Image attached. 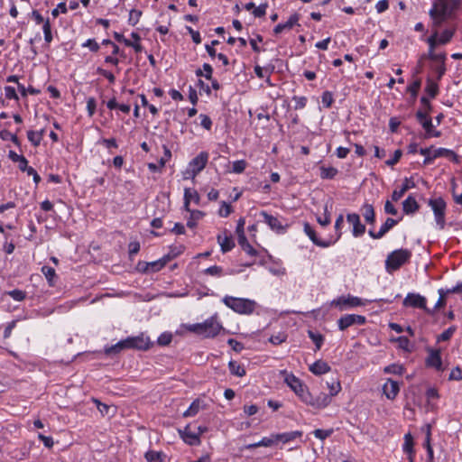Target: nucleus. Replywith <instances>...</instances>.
I'll return each instance as SVG.
<instances>
[{"label": "nucleus", "mask_w": 462, "mask_h": 462, "mask_svg": "<svg viewBox=\"0 0 462 462\" xmlns=\"http://www.w3.org/2000/svg\"><path fill=\"white\" fill-rule=\"evenodd\" d=\"M304 232L305 234L310 237V239L313 242L314 245L320 246V247H328L330 246L334 242L332 241H323L318 238L315 230L312 228V226L309 223L304 224Z\"/></svg>", "instance_id": "obj_14"}, {"label": "nucleus", "mask_w": 462, "mask_h": 462, "mask_svg": "<svg viewBox=\"0 0 462 462\" xmlns=\"http://www.w3.org/2000/svg\"><path fill=\"white\" fill-rule=\"evenodd\" d=\"M232 212V207L230 204H227L226 202L223 201L221 208L219 209V215L223 217H228Z\"/></svg>", "instance_id": "obj_64"}, {"label": "nucleus", "mask_w": 462, "mask_h": 462, "mask_svg": "<svg viewBox=\"0 0 462 462\" xmlns=\"http://www.w3.org/2000/svg\"><path fill=\"white\" fill-rule=\"evenodd\" d=\"M198 430H196V423L188 424L180 434L185 443L190 446H197L200 444V439L198 437Z\"/></svg>", "instance_id": "obj_7"}, {"label": "nucleus", "mask_w": 462, "mask_h": 462, "mask_svg": "<svg viewBox=\"0 0 462 462\" xmlns=\"http://www.w3.org/2000/svg\"><path fill=\"white\" fill-rule=\"evenodd\" d=\"M286 376L284 378L287 385L300 398V394L308 391L307 386L293 374H287L283 372Z\"/></svg>", "instance_id": "obj_10"}, {"label": "nucleus", "mask_w": 462, "mask_h": 462, "mask_svg": "<svg viewBox=\"0 0 462 462\" xmlns=\"http://www.w3.org/2000/svg\"><path fill=\"white\" fill-rule=\"evenodd\" d=\"M300 400L305 402L308 405H310L314 407L315 403V398L312 396V394L309 392H304L302 394H300Z\"/></svg>", "instance_id": "obj_62"}, {"label": "nucleus", "mask_w": 462, "mask_h": 462, "mask_svg": "<svg viewBox=\"0 0 462 462\" xmlns=\"http://www.w3.org/2000/svg\"><path fill=\"white\" fill-rule=\"evenodd\" d=\"M276 439L278 441H282V443H288L293 439H295L298 437H301L302 432L301 431H291V432H284V433H279L275 434Z\"/></svg>", "instance_id": "obj_29"}, {"label": "nucleus", "mask_w": 462, "mask_h": 462, "mask_svg": "<svg viewBox=\"0 0 462 462\" xmlns=\"http://www.w3.org/2000/svg\"><path fill=\"white\" fill-rule=\"evenodd\" d=\"M328 387L329 388V396L337 395L341 390L340 383L335 380L331 383H328Z\"/></svg>", "instance_id": "obj_59"}, {"label": "nucleus", "mask_w": 462, "mask_h": 462, "mask_svg": "<svg viewBox=\"0 0 462 462\" xmlns=\"http://www.w3.org/2000/svg\"><path fill=\"white\" fill-rule=\"evenodd\" d=\"M420 208V205L414 197L409 195L406 199L402 202V210L407 215H411L417 212Z\"/></svg>", "instance_id": "obj_20"}, {"label": "nucleus", "mask_w": 462, "mask_h": 462, "mask_svg": "<svg viewBox=\"0 0 462 462\" xmlns=\"http://www.w3.org/2000/svg\"><path fill=\"white\" fill-rule=\"evenodd\" d=\"M428 58L431 60L439 61V63H445L446 53H435L434 51H429Z\"/></svg>", "instance_id": "obj_61"}, {"label": "nucleus", "mask_w": 462, "mask_h": 462, "mask_svg": "<svg viewBox=\"0 0 462 462\" xmlns=\"http://www.w3.org/2000/svg\"><path fill=\"white\" fill-rule=\"evenodd\" d=\"M321 101L326 108H329L333 104V95L330 91H324L321 97Z\"/></svg>", "instance_id": "obj_52"}, {"label": "nucleus", "mask_w": 462, "mask_h": 462, "mask_svg": "<svg viewBox=\"0 0 462 462\" xmlns=\"http://www.w3.org/2000/svg\"><path fill=\"white\" fill-rule=\"evenodd\" d=\"M246 162L245 160H239L233 162V171L235 173H242L246 168Z\"/></svg>", "instance_id": "obj_56"}, {"label": "nucleus", "mask_w": 462, "mask_h": 462, "mask_svg": "<svg viewBox=\"0 0 462 462\" xmlns=\"http://www.w3.org/2000/svg\"><path fill=\"white\" fill-rule=\"evenodd\" d=\"M185 328L189 332L203 335L206 337H214L219 333L222 326L211 318L205 320L203 323L187 325Z\"/></svg>", "instance_id": "obj_1"}, {"label": "nucleus", "mask_w": 462, "mask_h": 462, "mask_svg": "<svg viewBox=\"0 0 462 462\" xmlns=\"http://www.w3.org/2000/svg\"><path fill=\"white\" fill-rule=\"evenodd\" d=\"M217 239L221 247V251L224 254L231 251L235 247V242L231 236H222L221 235H218Z\"/></svg>", "instance_id": "obj_23"}, {"label": "nucleus", "mask_w": 462, "mask_h": 462, "mask_svg": "<svg viewBox=\"0 0 462 462\" xmlns=\"http://www.w3.org/2000/svg\"><path fill=\"white\" fill-rule=\"evenodd\" d=\"M366 321V319L365 316L362 315H356V314H346L345 316H342L338 320V328L342 331L346 330L349 327L353 325H363Z\"/></svg>", "instance_id": "obj_8"}, {"label": "nucleus", "mask_w": 462, "mask_h": 462, "mask_svg": "<svg viewBox=\"0 0 462 462\" xmlns=\"http://www.w3.org/2000/svg\"><path fill=\"white\" fill-rule=\"evenodd\" d=\"M383 393L389 400H393L400 391V386L398 382L388 379L383 387Z\"/></svg>", "instance_id": "obj_16"}, {"label": "nucleus", "mask_w": 462, "mask_h": 462, "mask_svg": "<svg viewBox=\"0 0 462 462\" xmlns=\"http://www.w3.org/2000/svg\"><path fill=\"white\" fill-rule=\"evenodd\" d=\"M191 200H194L195 203L199 204V195L196 190H191L190 189H185L184 190V208L187 211H190L189 203Z\"/></svg>", "instance_id": "obj_24"}, {"label": "nucleus", "mask_w": 462, "mask_h": 462, "mask_svg": "<svg viewBox=\"0 0 462 462\" xmlns=\"http://www.w3.org/2000/svg\"><path fill=\"white\" fill-rule=\"evenodd\" d=\"M308 335L310 338L313 341L316 346V351L321 348V346L324 341V337L321 334L315 333L312 330L308 331Z\"/></svg>", "instance_id": "obj_42"}, {"label": "nucleus", "mask_w": 462, "mask_h": 462, "mask_svg": "<svg viewBox=\"0 0 462 462\" xmlns=\"http://www.w3.org/2000/svg\"><path fill=\"white\" fill-rule=\"evenodd\" d=\"M424 446L427 449L428 460H429V462H432L433 461V449L430 445V429H428Z\"/></svg>", "instance_id": "obj_48"}, {"label": "nucleus", "mask_w": 462, "mask_h": 462, "mask_svg": "<svg viewBox=\"0 0 462 462\" xmlns=\"http://www.w3.org/2000/svg\"><path fill=\"white\" fill-rule=\"evenodd\" d=\"M141 265H145V268H142V272L143 273H156L163 268L162 264L159 260L151 263L139 262L137 264V269H141Z\"/></svg>", "instance_id": "obj_25"}, {"label": "nucleus", "mask_w": 462, "mask_h": 462, "mask_svg": "<svg viewBox=\"0 0 462 462\" xmlns=\"http://www.w3.org/2000/svg\"><path fill=\"white\" fill-rule=\"evenodd\" d=\"M363 217L365 220L371 225H374L375 222V213L373 205L365 204L362 208Z\"/></svg>", "instance_id": "obj_27"}, {"label": "nucleus", "mask_w": 462, "mask_h": 462, "mask_svg": "<svg viewBox=\"0 0 462 462\" xmlns=\"http://www.w3.org/2000/svg\"><path fill=\"white\" fill-rule=\"evenodd\" d=\"M223 302L226 307L239 314H252L255 308V302L248 299L225 296L223 298Z\"/></svg>", "instance_id": "obj_3"}, {"label": "nucleus", "mask_w": 462, "mask_h": 462, "mask_svg": "<svg viewBox=\"0 0 462 462\" xmlns=\"http://www.w3.org/2000/svg\"><path fill=\"white\" fill-rule=\"evenodd\" d=\"M415 187V183L411 178H405L403 184L399 190L395 189L392 193L393 201L397 202L410 189Z\"/></svg>", "instance_id": "obj_17"}, {"label": "nucleus", "mask_w": 462, "mask_h": 462, "mask_svg": "<svg viewBox=\"0 0 462 462\" xmlns=\"http://www.w3.org/2000/svg\"><path fill=\"white\" fill-rule=\"evenodd\" d=\"M426 364L428 366H431L436 368L439 371H441L442 368V361L440 356L439 350H430V356L426 360Z\"/></svg>", "instance_id": "obj_19"}, {"label": "nucleus", "mask_w": 462, "mask_h": 462, "mask_svg": "<svg viewBox=\"0 0 462 462\" xmlns=\"http://www.w3.org/2000/svg\"><path fill=\"white\" fill-rule=\"evenodd\" d=\"M335 304L340 308L341 310H345L346 306L349 307H357L364 305L363 300L355 296L348 295L347 298L346 297H340L337 299V301H335Z\"/></svg>", "instance_id": "obj_15"}, {"label": "nucleus", "mask_w": 462, "mask_h": 462, "mask_svg": "<svg viewBox=\"0 0 462 462\" xmlns=\"http://www.w3.org/2000/svg\"><path fill=\"white\" fill-rule=\"evenodd\" d=\"M337 172V170L334 167H320V177L322 179L332 180Z\"/></svg>", "instance_id": "obj_40"}, {"label": "nucleus", "mask_w": 462, "mask_h": 462, "mask_svg": "<svg viewBox=\"0 0 462 462\" xmlns=\"http://www.w3.org/2000/svg\"><path fill=\"white\" fill-rule=\"evenodd\" d=\"M261 216L263 217L264 223L278 234H283L289 226L288 224H282L278 217H273L265 211H262Z\"/></svg>", "instance_id": "obj_9"}, {"label": "nucleus", "mask_w": 462, "mask_h": 462, "mask_svg": "<svg viewBox=\"0 0 462 462\" xmlns=\"http://www.w3.org/2000/svg\"><path fill=\"white\" fill-rule=\"evenodd\" d=\"M428 205L431 208L435 221L440 229H443L446 225L445 216H446V208L447 203L443 199V198L439 197L436 199H430L428 201Z\"/></svg>", "instance_id": "obj_4"}, {"label": "nucleus", "mask_w": 462, "mask_h": 462, "mask_svg": "<svg viewBox=\"0 0 462 462\" xmlns=\"http://www.w3.org/2000/svg\"><path fill=\"white\" fill-rule=\"evenodd\" d=\"M199 400H196L194 401L190 406L189 407V409L183 413V416L184 417H190V416H195L199 411Z\"/></svg>", "instance_id": "obj_46"}, {"label": "nucleus", "mask_w": 462, "mask_h": 462, "mask_svg": "<svg viewBox=\"0 0 462 462\" xmlns=\"http://www.w3.org/2000/svg\"><path fill=\"white\" fill-rule=\"evenodd\" d=\"M228 368L231 374L238 377H243L246 374L245 367L234 360L228 363Z\"/></svg>", "instance_id": "obj_30"}, {"label": "nucleus", "mask_w": 462, "mask_h": 462, "mask_svg": "<svg viewBox=\"0 0 462 462\" xmlns=\"http://www.w3.org/2000/svg\"><path fill=\"white\" fill-rule=\"evenodd\" d=\"M333 433V430L330 429V430H321V429H318V430H315L313 431V435L317 438V439H319L321 440H324L326 439L327 438H328L331 434Z\"/></svg>", "instance_id": "obj_53"}, {"label": "nucleus", "mask_w": 462, "mask_h": 462, "mask_svg": "<svg viewBox=\"0 0 462 462\" xmlns=\"http://www.w3.org/2000/svg\"><path fill=\"white\" fill-rule=\"evenodd\" d=\"M439 32L438 31H434L433 33L428 38L427 42L429 44L430 50L429 51H434V49L439 43Z\"/></svg>", "instance_id": "obj_50"}, {"label": "nucleus", "mask_w": 462, "mask_h": 462, "mask_svg": "<svg viewBox=\"0 0 462 462\" xmlns=\"http://www.w3.org/2000/svg\"><path fill=\"white\" fill-rule=\"evenodd\" d=\"M238 244L242 249L251 256H255L257 251L249 244L245 234H240L238 237Z\"/></svg>", "instance_id": "obj_26"}, {"label": "nucleus", "mask_w": 462, "mask_h": 462, "mask_svg": "<svg viewBox=\"0 0 462 462\" xmlns=\"http://www.w3.org/2000/svg\"><path fill=\"white\" fill-rule=\"evenodd\" d=\"M143 13L140 10L132 9L129 14V19L128 23L131 25H135L138 22L140 17L142 16Z\"/></svg>", "instance_id": "obj_51"}, {"label": "nucleus", "mask_w": 462, "mask_h": 462, "mask_svg": "<svg viewBox=\"0 0 462 462\" xmlns=\"http://www.w3.org/2000/svg\"><path fill=\"white\" fill-rule=\"evenodd\" d=\"M456 328L455 327H450L445 331H443L439 337L438 341H448L450 339V337L453 336Z\"/></svg>", "instance_id": "obj_57"}, {"label": "nucleus", "mask_w": 462, "mask_h": 462, "mask_svg": "<svg viewBox=\"0 0 462 462\" xmlns=\"http://www.w3.org/2000/svg\"><path fill=\"white\" fill-rule=\"evenodd\" d=\"M298 21H299V14H294L290 16V18L288 19L287 22L282 23H278L274 27L273 32L275 34H279V33H282L285 30L289 31V30L292 29V27L298 23Z\"/></svg>", "instance_id": "obj_18"}, {"label": "nucleus", "mask_w": 462, "mask_h": 462, "mask_svg": "<svg viewBox=\"0 0 462 462\" xmlns=\"http://www.w3.org/2000/svg\"><path fill=\"white\" fill-rule=\"evenodd\" d=\"M68 12V9H67V5H66V3L64 2H61L60 4H58L57 7L54 8L52 11H51V15L56 18L59 16L60 13L61 14H66Z\"/></svg>", "instance_id": "obj_63"}, {"label": "nucleus", "mask_w": 462, "mask_h": 462, "mask_svg": "<svg viewBox=\"0 0 462 462\" xmlns=\"http://www.w3.org/2000/svg\"><path fill=\"white\" fill-rule=\"evenodd\" d=\"M455 32L456 28L444 30L439 38V43L443 45L448 43L453 38Z\"/></svg>", "instance_id": "obj_41"}, {"label": "nucleus", "mask_w": 462, "mask_h": 462, "mask_svg": "<svg viewBox=\"0 0 462 462\" xmlns=\"http://www.w3.org/2000/svg\"><path fill=\"white\" fill-rule=\"evenodd\" d=\"M208 160V153L207 152H201L199 155L191 160L189 167L193 176L199 173L207 165Z\"/></svg>", "instance_id": "obj_12"}, {"label": "nucleus", "mask_w": 462, "mask_h": 462, "mask_svg": "<svg viewBox=\"0 0 462 462\" xmlns=\"http://www.w3.org/2000/svg\"><path fill=\"white\" fill-rule=\"evenodd\" d=\"M430 18L432 19V24L435 28H439L446 21L445 17L439 15L436 6H432L429 12Z\"/></svg>", "instance_id": "obj_37"}, {"label": "nucleus", "mask_w": 462, "mask_h": 462, "mask_svg": "<svg viewBox=\"0 0 462 462\" xmlns=\"http://www.w3.org/2000/svg\"><path fill=\"white\" fill-rule=\"evenodd\" d=\"M125 343L128 349L148 350L152 346L150 338L144 337L143 334L136 337H128L125 338Z\"/></svg>", "instance_id": "obj_5"}, {"label": "nucleus", "mask_w": 462, "mask_h": 462, "mask_svg": "<svg viewBox=\"0 0 462 462\" xmlns=\"http://www.w3.org/2000/svg\"><path fill=\"white\" fill-rule=\"evenodd\" d=\"M432 6H436L439 15L445 17L446 19L450 17L453 13L450 9L449 3L447 0H437L433 3Z\"/></svg>", "instance_id": "obj_22"}, {"label": "nucleus", "mask_w": 462, "mask_h": 462, "mask_svg": "<svg viewBox=\"0 0 462 462\" xmlns=\"http://www.w3.org/2000/svg\"><path fill=\"white\" fill-rule=\"evenodd\" d=\"M414 441L411 433H407L404 436L403 451L409 456H414Z\"/></svg>", "instance_id": "obj_38"}, {"label": "nucleus", "mask_w": 462, "mask_h": 462, "mask_svg": "<svg viewBox=\"0 0 462 462\" xmlns=\"http://www.w3.org/2000/svg\"><path fill=\"white\" fill-rule=\"evenodd\" d=\"M439 298L434 307V310L443 308L446 305V297L449 293L447 290L439 289Z\"/></svg>", "instance_id": "obj_47"}, {"label": "nucleus", "mask_w": 462, "mask_h": 462, "mask_svg": "<svg viewBox=\"0 0 462 462\" xmlns=\"http://www.w3.org/2000/svg\"><path fill=\"white\" fill-rule=\"evenodd\" d=\"M8 295H10V297H12L14 300L22 301L25 299L26 292L22 290L15 289L9 291Z\"/></svg>", "instance_id": "obj_55"}, {"label": "nucleus", "mask_w": 462, "mask_h": 462, "mask_svg": "<svg viewBox=\"0 0 462 462\" xmlns=\"http://www.w3.org/2000/svg\"><path fill=\"white\" fill-rule=\"evenodd\" d=\"M439 157H447L452 160L454 162H458V156L455 152L446 148H439L434 151L431 157H426L423 161V163L425 165L430 164L436 158Z\"/></svg>", "instance_id": "obj_11"}, {"label": "nucleus", "mask_w": 462, "mask_h": 462, "mask_svg": "<svg viewBox=\"0 0 462 462\" xmlns=\"http://www.w3.org/2000/svg\"><path fill=\"white\" fill-rule=\"evenodd\" d=\"M402 304L404 307L419 308L424 310L427 313H433V310L427 308L425 297L418 293H408Z\"/></svg>", "instance_id": "obj_6"}, {"label": "nucleus", "mask_w": 462, "mask_h": 462, "mask_svg": "<svg viewBox=\"0 0 462 462\" xmlns=\"http://www.w3.org/2000/svg\"><path fill=\"white\" fill-rule=\"evenodd\" d=\"M42 273L47 279L49 285L54 286L56 279H57V274H56L55 270L51 266L44 265L42 267Z\"/></svg>", "instance_id": "obj_31"}, {"label": "nucleus", "mask_w": 462, "mask_h": 462, "mask_svg": "<svg viewBox=\"0 0 462 462\" xmlns=\"http://www.w3.org/2000/svg\"><path fill=\"white\" fill-rule=\"evenodd\" d=\"M292 100L295 103L294 108L296 110L302 109L307 105V98L305 97H297V96H295V97H292Z\"/></svg>", "instance_id": "obj_60"}, {"label": "nucleus", "mask_w": 462, "mask_h": 462, "mask_svg": "<svg viewBox=\"0 0 462 462\" xmlns=\"http://www.w3.org/2000/svg\"><path fill=\"white\" fill-rule=\"evenodd\" d=\"M42 30H43V33H44V40H45V42L47 43L51 42L53 37H52V33H51V22H50L49 19H47L44 22V24L42 25Z\"/></svg>", "instance_id": "obj_45"}, {"label": "nucleus", "mask_w": 462, "mask_h": 462, "mask_svg": "<svg viewBox=\"0 0 462 462\" xmlns=\"http://www.w3.org/2000/svg\"><path fill=\"white\" fill-rule=\"evenodd\" d=\"M128 349L125 343V339L120 340L116 345L105 349V353L107 356L119 354L121 351Z\"/></svg>", "instance_id": "obj_32"}, {"label": "nucleus", "mask_w": 462, "mask_h": 462, "mask_svg": "<svg viewBox=\"0 0 462 462\" xmlns=\"http://www.w3.org/2000/svg\"><path fill=\"white\" fill-rule=\"evenodd\" d=\"M0 138L4 141L11 140L15 145H20V141L17 135L10 133L8 130L0 131Z\"/></svg>", "instance_id": "obj_44"}, {"label": "nucleus", "mask_w": 462, "mask_h": 462, "mask_svg": "<svg viewBox=\"0 0 462 462\" xmlns=\"http://www.w3.org/2000/svg\"><path fill=\"white\" fill-rule=\"evenodd\" d=\"M43 134H44V130H41L39 132L30 130L27 132V137H28V140L32 143V144L34 147H37L40 145V143L42 140Z\"/></svg>", "instance_id": "obj_35"}, {"label": "nucleus", "mask_w": 462, "mask_h": 462, "mask_svg": "<svg viewBox=\"0 0 462 462\" xmlns=\"http://www.w3.org/2000/svg\"><path fill=\"white\" fill-rule=\"evenodd\" d=\"M310 371L315 375H321L330 371L331 367L323 360H318L310 365Z\"/></svg>", "instance_id": "obj_21"}, {"label": "nucleus", "mask_w": 462, "mask_h": 462, "mask_svg": "<svg viewBox=\"0 0 462 462\" xmlns=\"http://www.w3.org/2000/svg\"><path fill=\"white\" fill-rule=\"evenodd\" d=\"M421 86V79H415L411 85L407 87V91L411 95V97L415 99L418 96V92Z\"/></svg>", "instance_id": "obj_43"}, {"label": "nucleus", "mask_w": 462, "mask_h": 462, "mask_svg": "<svg viewBox=\"0 0 462 462\" xmlns=\"http://www.w3.org/2000/svg\"><path fill=\"white\" fill-rule=\"evenodd\" d=\"M204 273L211 276H222L223 269L220 266L213 265L204 270Z\"/></svg>", "instance_id": "obj_49"}, {"label": "nucleus", "mask_w": 462, "mask_h": 462, "mask_svg": "<svg viewBox=\"0 0 462 462\" xmlns=\"http://www.w3.org/2000/svg\"><path fill=\"white\" fill-rule=\"evenodd\" d=\"M331 402V397L324 393H320L316 398H315V403L314 408L317 409H322L327 407Z\"/></svg>", "instance_id": "obj_34"}, {"label": "nucleus", "mask_w": 462, "mask_h": 462, "mask_svg": "<svg viewBox=\"0 0 462 462\" xmlns=\"http://www.w3.org/2000/svg\"><path fill=\"white\" fill-rule=\"evenodd\" d=\"M144 457L147 462H165L166 455L162 451L148 450Z\"/></svg>", "instance_id": "obj_28"}, {"label": "nucleus", "mask_w": 462, "mask_h": 462, "mask_svg": "<svg viewBox=\"0 0 462 462\" xmlns=\"http://www.w3.org/2000/svg\"><path fill=\"white\" fill-rule=\"evenodd\" d=\"M346 220L353 226V236L359 237L365 232V226L360 221V217L356 213H350L346 215Z\"/></svg>", "instance_id": "obj_13"}, {"label": "nucleus", "mask_w": 462, "mask_h": 462, "mask_svg": "<svg viewBox=\"0 0 462 462\" xmlns=\"http://www.w3.org/2000/svg\"><path fill=\"white\" fill-rule=\"evenodd\" d=\"M411 257V252L408 249H397L390 253L385 260V269L388 273L397 271Z\"/></svg>", "instance_id": "obj_2"}, {"label": "nucleus", "mask_w": 462, "mask_h": 462, "mask_svg": "<svg viewBox=\"0 0 462 462\" xmlns=\"http://www.w3.org/2000/svg\"><path fill=\"white\" fill-rule=\"evenodd\" d=\"M386 374H402L403 373V367L399 365H391L383 369Z\"/></svg>", "instance_id": "obj_54"}, {"label": "nucleus", "mask_w": 462, "mask_h": 462, "mask_svg": "<svg viewBox=\"0 0 462 462\" xmlns=\"http://www.w3.org/2000/svg\"><path fill=\"white\" fill-rule=\"evenodd\" d=\"M398 220L388 217L385 222L382 225L380 230L378 231V235L383 236L388 231H390L395 225H397Z\"/></svg>", "instance_id": "obj_39"}, {"label": "nucleus", "mask_w": 462, "mask_h": 462, "mask_svg": "<svg viewBox=\"0 0 462 462\" xmlns=\"http://www.w3.org/2000/svg\"><path fill=\"white\" fill-rule=\"evenodd\" d=\"M425 92L429 95L430 97L435 98L439 92L438 83L433 81L430 78H428Z\"/></svg>", "instance_id": "obj_33"}, {"label": "nucleus", "mask_w": 462, "mask_h": 462, "mask_svg": "<svg viewBox=\"0 0 462 462\" xmlns=\"http://www.w3.org/2000/svg\"><path fill=\"white\" fill-rule=\"evenodd\" d=\"M189 212L190 216L187 221V226L193 228L197 226V221L203 217L204 213L200 210H190Z\"/></svg>", "instance_id": "obj_36"}, {"label": "nucleus", "mask_w": 462, "mask_h": 462, "mask_svg": "<svg viewBox=\"0 0 462 462\" xmlns=\"http://www.w3.org/2000/svg\"><path fill=\"white\" fill-rule=\"evenodd\" d=\"M172 340V335L171 333H162L159 337H158V340H157V343L160 345V346H168Z\"/></svg>", "instance_id": "obj_58"}]
</instances>
